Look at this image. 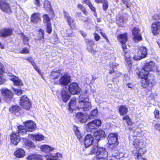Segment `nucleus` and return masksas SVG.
<instances>
[{
    "label": "nucleus",
    "instance_id": "nucleus-25",
    "mask_svg": "<svg viewBox=\"0 0 160 160\" xmlns=\"http://www.w3.org/2000/svg\"><path fill=\"white\" fill-rule=\"evenodd\" d=\"M22 140L24 142V144L26 148H29L35 147L34 143L32 141L28 140L26 138H22Z\"/></svg>",
    "mask_w": 160,
    "mask_h": 160
},
{
    "label": "nucleus",
    "instance_id": "nucleus-41",
    "mask_svg": "<svg viewBox=\"0 0 160 160\" xmlns=\"http://www.w3.org/2000/svg\"><path fill=\"white\" fill-rule=\"evenodd\" d=\"M122 54L123 56H124L125 60L130 59V56L128 50H123Z\"/></svg>",
    "mask_w": 160,
    "mask_h": 160
},
{
    "label": "nucleus",
    "instance_id": "nucleus-40",
    "mask_svg": "<svg viewBox=\"0 0 160 160\" xmlns=\"http://www.w3.org/2000/svg\"><path fill=\"white\" fill-rule=\"evenodd\" d=\"M44 30L42 29H39V30L38 33V35L39 36V38H38V40L41 41L42 42H44Z\"/></svg>",
    "mask_w": 160,
    "mask_h": 160
},
{
    "label": "nucleus",
    "instance_id": "nucleus-12",
    "mask_svg": "<svg viewBox=\"0 0 160 160\" xmlns=\"http://www.w3.org/2000/svg\"><path fill=\"white\" fill-rule=\"evenodd\" d=\"M24 124L28 131L32 132L36 129V124L35 122L31 120H29L25 122Z\"/></svg>",
    "mask_w": 160,
    "mask_h": 160
},
{
    "label": "nucleus",
    "instance_id": "nucleus-17",
    "mask_svg": "<svg viewBox=\"0 0 160 160\" xmlns=\"http://www.w3.org/2000/svg\"><path fill=\"white\" fill-rule=\"evenodd\" d=\"M71 78L70 75L65 74L59 79V83L64 85H67L70 82Z\"/></svg>",
    "mask_w": 160,
    "mask_h": 160
},
{
    "label": "nucleus",
    "instance_id": "nucleus-15",
    "mask_svg": "<svg viewBox=\"0 0 160 160\" xmlns=\"http://www.w3.org/2000/svg\"><path fill=\"white\" fill-rule=\"evenodd\" d=\"M13 33V30L11 28H4L0 30V37H6L11 35Z\"/></svg>",
    "mask_w": 160,
    "mask_h": 160
},
{
    "label": "nucleus",
    "instance_id": "nucleus-33",
    "mask_svg": "<svg viewBox=\"0 0 160 160\" xmlns=\"http://www.w3.org/2000/svg\"><path fill=\"white\" fill-rule=\"evenodd\" d=\"M61 70L53 71L51 73V76L54 79H57L61 75Z\"/></svg>",
    "mask_w": 160,
    "mask_h": 160
},
{
    "label": "nucleus",
    "instance_id": "nucleus-58",
    "mask_svg": "<svg viewBox=\"0 0 160 160\" xmlns=\"http://www.w3.org/2000/svg\"><path fill=\"white\" fill-rule=\"evenodd\" d=\"M26 59L30 63H31L32 65H33V64L35 63L32 58H28Z\"/></svg>",
    "mask_w": 160,
    "mask_h": 160
},
{
    "label": "nucleus",
    "instance_id": "nucleus-27",
    "mask_svg": "<svg viewBox=\"0 0 160 160\" xmlns=\"http://www.w3.org/2000/svg\"><path fill=\"white\" fill-rule=\"evenodd\" d=\"M17 130L18 131L17 134L19 136L24 135L27 133V130L23 126H19L17 127Z\"/></svg>",
    "mask_w": 160,
    "mask_h": 160
},
{
    "label": "nucleus",
    "instance_id": "nucleus-16",
    "mask_svg": "<svg viewBox=\"0 0 160 160\" xmlns=\"http://www.w3.org/2000/svg\"><path fill=\"white\" fill-rule=\"evenodd\" d=\"M140 30L137 28H135L132 30V33L134 36V41L138 42L141 40L142 37L140 33Z\"/></svg>",
    "mask_w": 160,
    "mask_h": 160
},
{
    "label": "nucleus",
    "instance_id": "nucleus-38",
    "mask_svg": "<svg viewBox=\"0 0 160 160\" xmlns=\"http://www.w3.org/2000/svg\"><path fill=\"white\" fill-rule=\"evenodd\" d=\"M73 130L77 138H78L80 139L81 137V132L78 128V127L76 126H74Z\"/></svg>",
    "mask_w": 160,
    "mask_h": 160
},
{
    "label": "nucleus",
    "instance_id": "nucleus-14",
    "mask_svg": "<svg viewBox=\"0 0 160 160\" xmlns=\"http://www.w3.org/2000/svg\"><path fill=\"white\" fill-rule=\"evenodd\" d=\"M94 138L91 134H88L85 136L84 140V144L86 148H88L91 145L93 142Z\"/></svg>",
    "mask_w": 160,
    "mask_h": 160
},
{
    "label": "nucleus",
    "instance_id": "nucleus-55",
    "mask_svg": "<svg viewBox=\"0 0 160 160\" xmlns=\"http://www.w3.org/2000/svg\"><path fill=\"white\" fill-rule=\"evenodd\" d=\"M154 114L155 117L157 119H158L159 118V110L158 109H155L154 112Z\"/></svg>",
    "mask_w": 160,
    "mask_h": 160
},
{
    "label": "nucleus",
    "instance_id": "nucleus-24",
    "mask_svg": "<svg viewBox=\"0 0 160 160\" xmlns=\"http://www.w3.org/2000/svg\"><path fill=\"white\" fill-rule=\"evenodd\" d=\"M112 151V159H114V158L118 159L119 158H122L124 157V154L122 153L119 152L115 149H114V150H111Z\"/></svg>",
    "mask_w": 160,
    "mask_h": 160
},
{
    "label": "nucleus",
    "instance_id": "nucleus-47",
    "mask_svg": "<svg viewBox=\"0 0 160 160\" xmlns=\"http://www.w3.org/2000/svg\"><path fill=\"white\" fill-rule=\"evenodd\" d=\"M78 8L80 9L86 15L87 13V12L86 11L85 8L81 4H79L78 6Z\"/></svg>",
    "mask_w": 160,
    "mask_h": 160
},
{
    "label": "nucleus",
    "instance_id": "nucleus-21",
    "mask_svg": "<svg viewBox=\"0 0 160 160\" xmlns=\"http://www.w3.org/2000/svg\"><path fill=\"white\" fill-rule=\"evenodd\" d=\"M76 118L81 123H85L87 120V116L82 112L77 113L75 115Z\"/></svg>",
    "mask_w": 160,
    "mask_h": 160
},
{
    "label": "nucleus",
    "instance_id": "nucleus-35",
    "mask_svg": "<svg viewBox=\"0 0 160 160\" xmlns=\"http://www.w3.org/2000/svg\"><path fill=\"white\" fill-rule=\"evenodd\" d=\"M76 104V101L75 99H72L68 104V109L70 112H72L73 109V107Z\"/></svg>",
    "mask_w": 160,
    "mask_h": 160
},
{
    "label": "nucleus",
    "instance_id": "nucleus-39",
    "mask_svg": "<svg viewBox=\"0 0 160 160\" xmlns=\"http://www.w3.org/2000/svg\"><path fill=\"white\" fill-rule=\"evenodd\" d=\"M98 111L97 109H95L92 111L88 116L90 119H92L94 117H96L98 115Z\"/></svg>",
    "mask_w": 160,
    "mask_h": 160
},
{
    "label": "nucleus",
    "instance_id": "nucleus-63",
    "mask_svg": "<svg viewBox=\"0 0 160 160\" xmlns=\"http://www.w3.org/2000/svg\"><path fill=\"white\" fill-rule=\"evenodd\" d=\"M155 128L156 129L160 131V124L159 123L156 124L155 126Z\"/></svg>",
    "mask_w": 160,
    "mask_h": 160
},
{
    "label": "nucleus",
    "instance_id": "nucleus-31",
    "mask_svg": "<svg viewBox=\"0 0 160 160\" xmlns=\"http://www.w3.org/2000/svg\"><path fill=\"white\" fill-rule=\"evenodd\" d=\"M31 19V21L33 22H38L40 19V15L39 13H35L32 15Z\"/></svg>",
    "mask_w": 160,
    "mask_h": 160
},
{
    "label": "nucleus",
    "instance_id": "nucleus-6",
    "mask_svg": "<svg viewBox=\"0 0 160 160\" xmlns=\"http://www.w3.org/2000/svg\"><path fill=\"white\" fill-rule=\"evenodd\" d=\"M101 124V122L99 119L93 120L87 125L86 130L88 132H91L93 130L96 129L98 127L100 126Z\"/></svg>",
    "mask_w": 160,
    "mask_h": 160
},
{
    "label": "nucleus",
    "instance_id": "nucleus-29",
    "mask_svg": "<svg viewBox=\"0 0 160 160\" xmlns=\"http://www.w3.org/2000/svg\"><path fill=\"white\" fill-rule=\"evenodd\" d=\"M29 137H30L33 140L35 141H41L43 140L44 138V136L42 134H37L36 135L30 134L29 135Z\"/></svg>",
    "mask_w": 160,
    "mask_h": 160
},
{
    "label": "nucleus",
    "instance_id": "nucleus-45",
    "mask_svg": "<svg viewBox=\"0 0 160 160\" xmlns=\"http://www.w3.org/2000/svg\"><path fill=\"white\" fill-rule=\"evenodd\" d=\"M86 4L89 6L90 8L93 11H95V8L93 6L91 2L89 0H87L86 1Z\"/></svg>",
    "mask_w": 160,
    "mask_h": 160
},
{
    "label": "nucleus",
    "instance_id": "nucleus-22",
    "mask_svg": "<svg viewBox=\"0 0 160 160\" xmlns=\"http://www.w3.org/2000/svg\"><path fill=\"white\" fill-rule=\"evenodd\" d=\"M147 50L144 47H140L138 48L137 54L140 55L142 58L145 57L147 55Z\"/></svg>",
    "mask_w": 160,
    "mask_h": 160
},
{
    "label": "nucleus",
    "instance_id": "nucleus-4",
    "mask_svg": "<svg viewBox=\"0 0 160 160\" xmlns=\"http://www.w3.org/2000/svg\"><path fill=\"white\" fill-rule=\"evenodd\" d=\"M85 97L83 95L81 94L79 96V102L77 106V108L79 110L81 109L83 111H86L89 110L91 107V104L90 102L85 101Z\"/></svg>",
    "mask_w": 160,
    "mask_h": 160
},
{
    "label": "nucleus",
    "instance_id": "nucleus-59",
    "mask_svg": "<svg viewBox=\"0 0 160 160\" xmlns=\"http://www.w3.org/2000/svg\"><path fill=\"white\" fill-rule=\"evenodd\" d=\"M94 35L95 40L96 41H98L100 39V36L96 33H95Z\"/></svg>",
    "mask_w": 160,
    "mask_h": 160
},
{
    "label": "nucleus",
    "instance_id": "nucleus-8",
    "mask_svg": "<svg viewBox=\"0 0 160 160\" xmlns=\"http://www.w3.org/2000/svg\"><path fill=\"white\" fill-rule=\"evenodd\" d=\"M1 93L4 97V100L8 103H9L12 99L13 93L11 91L7 89L2 90Z\"/></svg>",
    "mask_w": 160,
    "mask_h": 160
},
{
    "label": "nucleus",
    "instance_id": "nucleus-62",
    "mask_svg": "<svg viewBox=\"0 0 160 160\" xmlns=\"http://www.w3.org/2000/svg\"><path fill=\"white\" fill-rule=\"evenodd\" d=\"M11 80L13 81L15 84L16 85H18L19 84V82L18 81L15 80L14 78H12L11 79Z\"/></svg>",
    "mask_w": 160,
    "mask_h": 160
},
{
    "label": "nucleus",
    "instance_id": "nucleus-20",
    "mask_svg": "<svg viewBox=\"0 0 160 160\" xmlns=\"http://www.w3.org/2000/svg\"><path fill=\"white\" fill-rule=\"evenodd\" d=\"M152 30L154 35L159 33L160 32V22L157 21L152 24Z\"/></svg>",
    "mask_w": 160,
    "mask_h": 160
},
{
    "label": "nucleus",
    "instance_id": "nucleus-34",
    "mask_svg": "<svg viewBox=\"0 0 160 160\" xmlns=\"http://www.w3.org/2000/svg\"><path fill=\"white\" fill-rule=\"evenodd\" d=\"M128 112L127 108L125 106H121L119 108V112L121 115L126 114Z\"/></svg>",
    "mask_w": 160,
    "mask_h": 160
},
{
    "label": "nucleus",
    "instance_id": "nucleus-53",
    "mask_svg": "<svg viewBox=\"0 0 160 160\" xmlns=\"http://www.w3.org/2000/svg\"><path fill=\"white\" fill-rule=\"evenodd\" d=\"M36 157L35 155L32 154L28 156L27 159L28 160H36Z\"/></svg>",
    "mask_w": 160,
    "mask_h": 160
},
{
    "label": "nucleus",
    "instance_id": "nucleus-51",
    "mask_svg": "<svg viewBox=\"0 0 160 160\" xmlns=\"http://www.w3.org/2000/svg\"><path fill=\"white\" fill-rule=\"evenodd\" d=\"M5 72V68L2 64L0 62V74H2Z\"/></svg>",
    "mask_w": 160,
    "mask_h": 160
},
{
    "label": "nucleus",
    "instance_id": "nucleus-44",
    "mask_svg": "<svg viewBox=\"0 0 160 160\" xmlns=\"http://www.w3.org/2000/svg\"><path fill=\"white\" fill-rule=\"evenodd\" d=\"M46 32L48 33H51L52 32L51 25L50 23H48L47 24Z\"/></svg>",
    "mask_w": 160,
    "mask_h": 160
},
{
    "label": "nucleus",
    "instance_id": "nucleus-7",
    "mask_svg": "<svg viewBox=\"0 0 160 160\" xmlns=\"http://www.w3.org/2000/svg\"><path fill=\"white\" fill-rule=\"evenodd\" d=\"M20 105L23 108L28 110L31 106L30 101L26 96H22L20 100Z\"/></svg>",
    "mask_w": 160,
    "mask_h": 160
},
{
    "label": "nucleus",
    "instance_id": "nucleus-46",
    "mask_svg": "<svg viewBox=\"0 0 160 160\" xmlns=\"http://www.w3.org/2000/svg\"><path fill=\"white\" fill-rule=\"evenodd\" d=\"M43 22L44 23H48L50 22V18L48 16L47 14H44L43 15Z\"/></svg>",
    "mask_w": 160,
    "mask_h": 160
},
{
    "label": "nucleus",
    "instance_id": "nucleus-49",
    "mask_svg": "<svg viewBox=\"0 0 160 160\" xmlns=\"http://www.w3.org/2000/svg\"><path fill=\"white\" fill-rule=\"evenodd\" d=\"M123 119L126 121L127 124L129 125H131L132 124V123L130 122V118H129L128 116H126L123 118Z\"/></svg>",
    "mask_w": 160,
    "mask_h": 160
},
{
    "label": "nucleus",
    "instance_id": "nucleus-10",
    "mask_svg": "<svg viewBox=\"0 0 160 160\" xmlns=\"http://www.w3.org/2000/svg\"><path fill=\"white\" fill-rule=\"evenodd\" d=\"M86 41L88 42L87 48V50L94 54L96 52L95 48H96V44L95 43L94 41L91 40L87 39Z\"/></svg>",
    "mask_w": 160,
    "mask_h": 160
},
{
    "label": "nucleus",
    "instance_id": "nucleus-32",
    "mask_svg": "<svg viewBox=\"0 0 160 160\" xmlns=\"http://www.w3.org/2000/svg\"><path fill=\"white\" fill-rule=\"evenodd\" d=\"M41 150L45 152H48L52 151L54 149L53 148L51 147L48 145H43L40 146Z\"/></svg>",
    "mask_w": 160,
    "mask_h": 160
},
{
    "label": "nucleus",
    "instance_id": "nucleus-18",
    "mask_svg": "<svg viewBox=\"0 0 160 160\" xmlns=\"http://www.w3.org/2000/svg\"><path fill=\"white\" fill-rule=\"evenodd\" d=\"M94 140L98 142L102 138L105 136V132L102 130H98L93 134Z\"/></svg>",
    "mask_w": 160,
    "mask_h": 160
},
{
    "label": "nucleus",
    "instance_id": "nucleus-23",
    "mask_svg": "<svg viewBox=\"0 0 160 160\" xmlns=\"http://www.w3.org/2000/svg\"><path fill=\"white\" fill-rule=\"evenodd\" d=\"M14 154L17 158H22L25 155V152L23 149L19 148L17 149Z\"/></svg>",
    "mask_w": 160,
    "mask_h": 160
},
{
    "label": "nucleus",
    "instance_id": "nucleus-30",
    "mask_svg": "<svg viewBox=\"0 0 160 160\" xmlns=\"http://www.w3.org/2000/svg\"><path fill=\"white\" fill-rule=\"evenodd\" d=\"M64 15L65 18L67 19L68 25L71 27V24H72L74 22V19L69 16V14L64 11Z\"/></svg>",
    "mask_w": 160,
    "mask_h": 160
},
{
    "label": "nucleus",
    "instance_id": "nucleus-9",
    "mask_svg": "<svg viewBox=\"0 0 160 160\" xmlns=\"http://www.w3.org/2000/svg\"><path fill=\"white\" fill-rule=\"evenodd\" d=\"M0 8L3 12L6 13H10L12 11L10 5L5 0L0 1Z\"/></svg>",
    "mask_w": 160,
    "mask_h": 160
},
{
    "label": "nucleus",
    "instance_id": "nucleus-37",
    "mask_svg": "<svg viewBox=\"0 0 160 160\" xmlns=\"http://www.w3.org/2000/svg\"><path fill=\"white\" fill-rule=\"evenodd\" d=\"M21 37L22 38L23 43L25 45H29L28 42L29 39V38L22 33H21Z\"/></svg>",
    "mask_w": 160,
    "mask_h": 160
},
{
    "label": "nucleus",
    "instance_id": "nucleus-61",
    "mask_svg": "<svg viewBox=\"0 0 160 160\" xmlns=\"http://www.w3.org/2000/svg\"><path fill=\"white\" fill-rule=\"evenodd\" d=\"M100 33L101 34V35H102V36L103 37H104L105 39H106L107 42H109V41L108 40V37H107V36H106L105 34L103 32H100Z\"/></svg>",
    "mask_w": 160,
    "mask_h": 160
},
{
    "label": "nucleus",
    "instance_id": "nucleus-56",
    "mask_svg": "<svg viewBox=\"0 0 160 160\" xmlns=\"http://www.w3.org/2000/svg\"><path fill=\"white\" fill-rule=\"evenodd\" d=\"M125 63L126 65L128 66L129 67H131V62L130 59L125 60Z\"/></svg>",
    "mask_w": 160,
    "mask_h": 160
},
{
    "label": "nucleus",
    "instance_id": "nucleus-36",
    "mask_svg": "<svg viewBox=\"0 0 160 160\" xmlns=\"http://www.w3.org/2000/svg\"><path fill=\"white\" fill-rule=\"evenodd\" d=\"M44 8L46 10L51 11L52 8L50 2L48 0H44Z\"/></svg>",
    "mask_w": 160,
    "mask_h": 160
},
{
    "label": "nucleus",
    "instance_id": "nucleus-26",
    "mask_svg": "<svg viewBox=\"0 0 160 160\" xmlns=\"http://www.w3.org/2000/svg\"><path fill=\"white\" fill-rule=\"evenodd\" d=\"M20 110L21 108L17 105L13 106L9 109V111L11 113L17 116L19 115Z\"/></svg>",
    "mask_w": 160,
    "mask_h": 160
},
{
    "label": "nucleus",
    "instance_id": "nucleus-42",
    "mask_svg": "<svg viewBox=\"0 0 160 160\" xmlns=\"http://www.w3.org/2000/svg\"><path fill=\"white\" fill-rule=\"evenodd\" d=\"M133 133V135L135 137L139 136L140 135V132L141 130L138 128L135 129L134 128H133L131 130Z\"/></svg>",
    "mask_w": 160,
    "mask_h": 160
},
{
    "label": "nucleus",
    "instance_id": "nucleus-48",
    "mask_svg": "<svg viewBox=\"0 0 160 160\" xmlns=\"http://www.w3.org/2000/svg\"><path fill=\"white\" fill-rule=\"evenodd\" d=\"M103 8L104 11H106L108 8V2L107 0H105V1L103 2Z\"/></svg>",
    "mask_w": 160,
    "mask_h": 160
},
{
    "label": "nucleus",
    "instance_id": "nucleus-60",
    "mask_svg": "<svg viewBox=\"0 0 160 160\" xmlns=\"http://www.w3.org/2000/svg\"><path fill=\"white\" fill-rule=\"evenodd\" d=\"M34 68L35 69V70L37 71L38 73L39 74L40 73V70L38 68V67L36 65V64L35 63L34 64H33V65H32Z\"/></svg>",
    "mask_w": 160,
    "mask_h": 160
},
{
    "label": "nucleus",
    "instance_id": "nucleus-64",
    "mask_svg": "<svg viewBox=\"0 0 160 160\" xmlns=\"http://www.w3.org/2000/svg\"><path fill=\"white\" fill-rule=\"evenodd\" d=\"M35 4L36 5L38 6H39L41 5L39 0H35Z\"/></svg>",
    "mask_w": 160,
    "mask_h": 160
},
{
    "label": "nucleus",
    "instance_id": "nucleus-5",
    "mask_svg": "<svg viewBox=\"0 0 160 160\" xmlns=\"http://www.w3.org/2000/svg\"><path fill=\"white\" fill-rule=\"evenodd\" d=\"M117 133H111L108 136V142L110 144V148L112 151L116 149L118 144Z\"/></svg>",
    "mask_w": 160,
    "mask_h": 160
},
{
    "label": "nucleus",
    "instance_id": "nucleus-1",
    "mask_svg": "<svg viewBox=\"0 0 160 160\" xmlns=\"http://www.w3.org/2000/svg\"><path fill=\"white\" fill-rule=\"evenodd\" d=\"M152 71L155 72H159L155 66L154 63L151 61L146 63L143 68L140 69L139 72H137L138 78L142 79V87L144 88H147L149 90H150L153 86L152 81L154 79V77L153 75L149 76L150 73L149 72Z\"/></svg>",
    "mask_w": 160,
    "mask_h": 160
},
{
    "label": "nucleus",
    "instance_id": "nucleus-11",
    "mask_svg": "<svg viewBox=\"0 0 160 160\" xmlns=\"http://www.w3.org/2000/svg\"><path fill=\"white\" fill-rule=\"evenodd\" d=\"M80 88L76 83H72L68 86V90L72 94H78L80 91Z\"/></svg>",
    "mask_w": 160,
    "mask_h": 160
},
{
    "label": "nucleus",
    "instance_id": "nucleus-13",
    "mask_svg": "<svg viewBox=\"0 0 160 160\" xmlns=\"http://www.w3.org/2000/svg\"><path fill=\"white\" fill-rule=\"evenodd\" d=\"M119 41L122 44V48L123 50H128L126 47L125 42L127 40V35L126 34H123L119 35L118 37Z\"/></svg>",
    "mask_w": 160,
    "mask_h": 160
},
{
    "label": "nucleus",
    "instance_id": "nucleus-19",
    "mask_svg": "<svg viewBox=\"0 0 160 160\" xmlns=\"http://www.w3.org/2000/svg\"><path fill=\"white\" fill-rule=\"evenodd\" d=\"M10 139L11 143L15 145H17L20 141V136L17 134V132H12L10 135Z\"/></svg>",
    "mask_w": 160,
    "mask_h": 160
},
{
    "label": "nucleus",
    "instance_id": "nucleus-57",
    "mask_svg": "<svg viewBox=\"0 0 160 160\" xmlns=\"http://www.w3.org/2000/svg\"><path fill=\"white\" fill-rule=\"evenodd\" d=\"M133 58L134 60H139L143 58H142L140 55L138 54L137 55H134Z\"/></svg>",
    "mask_w": 160,
    "mask_h": 160
},
{
    "label": "nucleus",
    "instance_id": "nucleus-52",
    "mask_svg": "<svg viewBox=\"0 0 160 160\" xmlns=\"http://www.w3.org/2000/svg\"><path fill=\"white\" fill-rule=\"evenodd\" d=\"M29 49L27 48H23L22 51L20 52V53L22 54H28L29 53Z\"/></svg>",
    "mask_w": 160,
    "mask_h": 160
},
{
    "label": "nucleus",
    "instance_id": "nucleus-43",
    "mask_svg": "<svg viewBox=\"0 0 160 160\" xmlns=\"http://www.w3.org/2000/svg\"><path fill=\"white\" fill-rule=\"evenodd\" d=\"M124 22L123 18L122 17H120L117 21V24L119 26H122L123 25Z\"/></svg>",
    "mask_w": 160,
    "mask_h": 160
},
{
    "label": "nucleus",
    "instance_id": "nucleus-28",
    "mask_svg": "<svg viewBox=\"0 0 160 160\" xmlns=\"http://www.w3.org/2000/svg\"><path fill=\"white\" fill-rule=\"evenodd\" d=\"M61 94L62 100L64 102H66L69 99L70 95L67 91L62 90Z\"/></svg>",
    "mask_w": 160,
    "mask_h": 160
},
{
    "label": "nucleus",
    "instance_id": "nucleus-54",
    "mask_svg": "<svg viewBox=\"0 0 160 160\" xmlns=\"http://www.w3.org/2000/svg\"><path fill=\"white\" fill-rule=\"evenodd\" d=\"M14 91L18 95H21L22 92V91L21 89H16L14 88Z\"/></svg>",
    "mask_w": 160,
    "mask_h": 160
},
{
    "label": "nucleus",
    "instance_id": "nucleus-50",
    "mask_svg": "<svg viewBox=\"0 0 160 160\" xmlns=\"http://www.w3.org/2000/svg\"><path fill=\"white\" fill-rule=\"evenodd\" d=\"M116 65L114 63H113L112 64V66L110 65V68L109 69V73L110 74L113 73L115 72V70L114 69L115 68V67Z\"/></svg>",
    "mask_w": 160,
    "mask_h": 160
},
{
    "label": "nucleus",
    "instance_id": "nucleus-2",
    "mask_svg": "<svg viewBox=\"0 0 160 160\" xmlns=\"http://www.w3.org/2000/svg\"><path fill=\"white\" fill-rule=\"evenodd\" d=\"M132 144L136 149L132 151V154L135 159H139L146 152L145 149L144 148L145 145L144 143L142 140L135 139L133 141Z\"/></svg>",
    "mask_w": 160,
    "mask_h": 160
},
{
    "label": "nucleus",
    "instance_id": "nucleus-3",
    "mask_svg": "<svg viewBox=\"0 0 160 160\" xmlns=\"http://www.w3.org/2000/svg\"><path fill=\"white\" fill-rule=\"evenodd\" d=\"M91 152L92 153L97 154L94 160H103L108 155V153L105 148L101 147L98 148L96 146L92 148Z\"/></svg>",
    "mask_w": 160,
    "mask_h": 160
}]
</instances>
